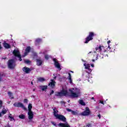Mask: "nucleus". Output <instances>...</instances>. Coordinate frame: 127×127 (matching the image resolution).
Masks as SVG:
<instances>
[{
    "label": "nucleus",
    "instance_id": "nucleus-56",
    "mask_svg": "<svg viewBox=\"0 0 127 127\" xmlns=\"http://www.w3.org/2000/svg\"><path fill=\"white\" fill-rule=\"evenodd\" d=\"M71 72H73V71H71Z\"/></svg>",
    "mask_w": 127,
    "mask_h": 127
},
{
    "label": "nucleus",
    "instance_id": "nucleus-32",
    "mask_svg": "<svg viewBox=\"0 0 127 127\" xmlns=\"http://www.w3.org/2000/svg\"><path fill=\"white\" fill-rule=\"evenodd\" d=\"M87 69L88 70L86 71L87 73H88V74H90V73H91V72H92V69L91 68H87Z\"/></svg>",
    "mask_w": 127,
    "mask_h": 127
},
{
    "label": "nucleus",
    "instance_id": "nucleus-34",
    "mask_svg": "<svg viewBox=\"0 0 127 127\" xmlns=\"http://www.w3.org/2000/svg\"><path fill=\"white\" fill-rule=\"evenodd\" d=\"M2 107V101L1 100H0V109H1Z\"/></svg>",
    "mask_w": 127,
    "mask_h": 127
},
{
    "label": "nucleus",
    "instance_id": "nucleus-22",
    "mask_svg": "<svg viewBox=\"0 0 127 127\" xmlns=\"http://www.w3.org/2000/svg\"><path fill=\"white\" fill-rule=\"evenodd\" d=\"M78 103L80 105H81V106H86V103H85L84 100L82 99H79L78 101Z\"/></svg>",
    "mask_w": 127,
    "mask_h": 127
},
{
    "label": "nucleus",
    "instance_id": "nucleus-20",
    "mask_svg": "<svg viewBox=\"0 0 127 127\" xmlns=\"http://www.w3.org/2000/svg\"><path fill=\"white\" fill-rule=\"evenodd\" d=\"M68 79L69 81L70 84H72L73 83L72 80V76H71V73L70 72H68Z\"/></svg>",
    "mask_w": 127,
    "mask_h": 127
},
{
    "label": "nucleus",
    "instance_id": "nucleus-1",
    "mask_svg": "<svg viewBox=\"0 0 127 127\" xmlns=\"http://www.w3.org/2000/svg\"><path fill=\"white\" fill-rule=\"evenodd\" d=\"M55 96L58 97H69L70 94L67 90L63 89L61 92H56Z\"/></svg>",
    "mask_w": 127,
    "mask_h": 127
},
{
    "label": "nucleus",
    "instance_id": "nucleus-23",
    "mask_svg": "<svg viewBox=\"0 0 127 127\" xmlns=\"http://www.w3.org/2000/svg\"><path fill=\"white\" fill-rule=\"evenodd\" d=\"M41 42V39H37L35 40V44L36 45H38V44H39Z\"/></svg>",
    "mask_w": 127,
    "mask_h": 127
},
{
    "label": "nucleus",
    "instance_id": "nucleus-11",
    "mask_svg": "<svg viewBox=\"0 0 127 127\" xmlns=\"http://www.w3.org/2000/svg\"><path fill=\"white\" fill-rule=\"evenodd\" d=\"M22 70L23 72L26 73V74H29V73L31 72V69L26 66H24V67H23Z\"/></svg>",
    "mask_w": 127,
    "mask_h": 127
},
{
    "label": "nucleus",
    "instance_id": "nucleus-48",
    "mask_svg": "<svg viewBox=\"0 0 127 127\" xmlns=\"http://www.w3.org/2000/svg\"><path fill=\"white\" fill-rule=\"evenodd\" d=\"M91 100H95V98L92 97V98H91Z\"/></svg>",
    "mask_w": 127,
    "mask_h": 127
},
{
    "label": "nucleus",
    "instance_id": "nucleus-47",
    "mask_svg": "<svg viewBox=\"0 0 127 127\" xmlns=\"http://www.w3.org/2000/svg\"><path fill=\"white\" fill-rule=\"evenodd\" d=\"M91 67H94V64H91Z\"/></svg>",
    "mask_w": 127,
    "mask_h": 127
},
{
    "label": "nucleus",
    "instance_id": "nucleus-21",
    "mask_svg": "<svg viewBox=\"0 0 127 127\" xmlns=\"http://www.w3.org/2000/svg\"><path fill=\"white\" fill-rule=\"evenodd\" d=\"M37 65L38 66H40V65H42V61L40 59L36 60Z\"/></svg>",
    "mask_w": 127,
    "mask_h": 127
},
{
    "label": "nucleus",
    "instance_id": "nucleus-15",
    "mask_svg": "<svg viewBox=\"0 0 127 127\" xmlns=\"http://www.w3.org/2000/svg\"><path fill=\"white\" fill-rule=\"evenodd\" d=\"M51 81H52L51 82L49 83V86L51 85V88L53 89V88L55 87V84L56 82L54 81V79H52Z\"/></svg>",
    "mask_w": 127,
    "mask_h": 127
},
{
    "label": "nucleus",
    "instance_id": "nucleus-25",
    "mask_svg": "<svg viewBox=\"0 0 127 127\" xmlns=\"http://www.w3.org/2000/svg\"><path fill=\"white\" fill-rule=\"evenodd\" d=\"M38 81L39 82H44V81H45V78L43 77H39L38 78Z\"/></svg>",
    "mask_w": 127,
    "mask_h": 127
},
{
    "label": "nucleus",
    "instance_id": "nucleus-6",
    "mask_svg": "<svg viewBox=\"0 0 127 127\" xmlns=\"http://www.w3.org/2000/svg\"><path fill=\"white\" fill-rule=\"evenodd\" d=\"M90 115H91V111H90L89 107H86L85 110L81 113V115L83 116V117L90 116Z\"/></svg>",
    "mask_w": 127,
    "mask_h": 127
},
{
    "label": "nucleus",
    "instance_id": "nucleus-42",
    "mask_svg": "<svg viewBox=\"0 0 127 127\" xmlns=\"http://www.w3.org/2000/svg\"><path fill=\"white\" fill-rule=\"evenodd\" d=\"M111 42V41L110 40H109V41H108V42H107V44H108V46H109V45H110V43Z\"/></svg>",
    "mask_w": 127,
    "mask_h": 127
},
{
    "label": "nucleus",
    "instance_id": "nucleus-2",
    "mask_svg": "<svg viewBox=\"0 0 127 127\" xmlns=\"http://www.w3.org/2000/svg\"><path fill=\"white\" fill-rule=\"evenodd\" d=\"M95 36H96V34L94 32H89L88 36L84 39V43L87 44L90 41L94 39Z\"/></svg>",
    "mask_w": 127,
    "mask_h": 127
},
{
    "label": "nucleus",
    "instance_id": "nucleus-40",
    "mask_svg": "<svg viewBox=\"0 0 127 127\" xmlns=\"http://www.w3.org/2000/svg\"><path fill=\"white\" fill-rule=\"evenodd\" d=\"M86 127H91V124H88L86 125Z\"/></svg>",
    "mask_w": 127,
    "mask_h": 127
},
{
    "label": "nucleus",
    "instance_id": "nucleus-17",
    "mask_svg": "<svg viewBox=\"0 0 127 127\" xmlns=\"http://www.w3.org/2000/svg\"><path fill=\"white\" fill-rule=\"evenodd\" d=\"M30 50H31V47L30 46L27 47L25 50V55H27L30 52Z\"/></svg>",
    "mask_w": 127,
    "mask_h": 127
},
{
    "label": "nucleus",
    "instance_id": "nucleus-13",
    "mask_svg": "<svg viewBox=\"0 0 127 127\" xmlns=\"http://www.w3.org/2000/svg\"><path fill=\"white\" fill-rule=\"evenodd\" d=\"M104 57H106V56H107L108 57V54H103V55L100 56L99 54L97 55V57H96V60H98V59H103Z\"/></svg>",
    "mask_w": 127,
    "mask_h": 127
},
{
    "label": "nucleus",
    "instance_id": "nucleus-39",
    "mask_svg": "<svg viewBox=\"0 0 127 127\" xmlns=\"http://www.w3.org/2000/svg\"><path fill=\"white\" fill-rule=\"evenodd\" d=\"M28 101V100H27V99H25L24 100V103H27Z\"/></svg>",
    "mask_w": 127,
    "mask_h": 127
},
{
    "label": "nucleus",
    "instance_id": "nucleus-14",
    "mask_svg": "<svg viewBox=\"0 0 127 127\" xmlns=\"http://www.w3.org/2000/svg\"><path fill=\"white\" fill-rule=\"evenodd\" d=\"M3 47H4V48H5V49H9L11 48V46H10V45L5 42V41H4L3 43Z\"/></svg>",
    "mask_w": 127,
    "mask_h": 127
},
{
    "label": "nucleus",
    "instance_id": "nucleus-46",
    "mask_svg": "<svg viewBox=\"0 0 127 127\" xmlns=\"http://www.w3.org/2000/svg\"><path fill=\"white\" fill-rule=\"evenodd\" d=\"M56 78H57V76H55V77H54V79H55V80H56Z\"/></svg>",
    "mask_w": 127,
    "mask_h": 127
},
{
    "label": "nucleus",
    "instance_id": "nucleus-38",
    "mask_svg": "<svg viewBox=\"0 0 127 127\" xmlns=\"http://www.w3.org/2000/svg\"><path fill=\"white\" fill-rule=\"evenodd\" d=\"M52 94H54V91L52 90V91L50 93V96H52Z\"/></svg>",
    "mask_w": 127,
    "mask_h": 127
},
{
    "label": "nucleus",
    "instance_id": "nucleus-54",
    "mask_svg": "<svg viewBox=\"0 0 127 127\" xmlns=\"http://www.w3.org/2000/svg\"><path fill=\"white\" fill-rule=\"evenodd\" d=\"M31 84H32V85L33 84V82L32 81L31 82Z\"/></svg>",
    "mask_w": 127,
    "mask_h": 127
},
{
    "label": "nucleus",
    "instance_id": "nucleus-55",
    "mask_svg": "<svg viewBox=\"0 0 127 127\" xmlns=\"http://www.w3.org/2000/svg\"><path fill=\"white\" fill-rule=\"evenodd\" d=\"M72 90H75V88H72Z\"/></svg>",
    "mask_w": 127,
    "mask_h": 127
},
{
    "label": "nucleus",
    "instance_id": "nucleus-27",
    "mask_svg": "<svg viewBox=\"0 0 127 127\" xmlns=\"http://www.w3.org/2000/svg\"><path fill=\"white\" fill-rule=\"evenodd\" d=\"M84 65L85 66V69H89L91 67L90 66V64H84Z\"/></svg>",
    "mask_w": 127,
    "mask_h": 127
},
{
    "label": "nucleus",
    "instance_id": "nucleus-50",
    "mask_svg": "<svg viewBox=\"0 0 127 127\" xmlns=\"http://www.w3.org/2000/svg\"><path fill=\"white\" fill-rule=\"evenodd\" d=\"M92 62H95V60H92Z\"/></svg>",
    "mask_w": 127,
    "mask_h": 127
},
{
    "label": "nucleus",
    "instance_id": "nucleus-19",
    "mask_svg": "<svg viewBox=\"0 0 127 127\" xmlns=\"http://www.w3.org/2000/svg\"><path fill=\"white\" fill-rule=\"evenodd\" d=\"M40 88H41L42 91H45V92H46L48 86H47V85H42L40 86Z\"/></svg>",
    "mask_w": 127,
    "mask_h": 127
},
{
    "label": "nucleus",
    "instance_id": "nucleus-43",
    "mask_svg": "<svg viewBox=\"0 0 127 127\" xmlns=\"http://www.w3.org/2000/svg\"><path fill=\"white\" fill-rule=\"evenodd\" d=\"M27 55H25V53H24V55H22V56H21V57H25Z\"/></svg>",
    "mask_w": 127,
    "mask_h": 127
},
{
    "label": "nucleus",
    "instance_id": "nucleus-36",
    "mask_svg": "<svg viewBox=\"0 0 127 127\" xmlns=\"http://www.w3.org/2000/svg\"><path fill=\"white\" fill-rule=\"evenodd\" d=\"M66 111H67V112H71V113L72 110L71 109H69V108H67Z\"/></svg>",
    "mask_w": 127,
    "mask_h": 127
},
{
    "label": "nucleus",
    "instance_id": "nucleus-51",
    "mask_svg": "<svg viewBox=\"0 0 127 127\" xmlns=\"http://www.w3.org/2000/svg\"><path fill=\"white\" fill-rule=\"evenodd\" d=\"M1 117V113L0 112V117Z\"/></svg>",
    "mask_w": 127,
    "mask_h": 127
},
{
    "label": "nucleus",
    "instance_id": "nucleus-53",
    "mask_svg": "<svg viewBox=\"0 0 127 127\" xmlns=\"http://www.w3.org/2000/svg\"><path fill=\"white\" fill-rule=\"evenodd\" d=\"M91 53H92V52H89V53H88V54H91Z\"/></svg>",
    "mask_w": 127,
    "mask_h": 127
},
{
    "label": "nucleus",
    "instance_id": "nucleus-52",
    "mask_svg": "<svg viewBox=\"0 0 127 127\" xmlns=\"http://www.w3.org/2000/svg\"><path fill=\"white\" fill-rule=\"evenodd\" d=\"M2 59H4V60H5V59H6V58H2Z\"/></svg>",
    "mask_w": 127,
    "mask_h": 127
},
{
    "label": "nucleus",
    "instance_id": "nucleus-31",
    "mask_svg": "<svg viewBox=\"0 0 127 127\" xmlns=\"http://www.w3.org/2000/svg\"><path fill=\"white\" fill-rule=\"evenodd\" d=\"M45 59H46V60H48L49 59V55H45Z\"/></svg>",
    "mask_w": 127,
    "mask_h": 127
},
{
    "label": "nucleus",
    "instance_id": "nucleus-41",
    "mask_svg": "<svg viewBox=\"0 0 127 127\" xmlns=\"http://www.w3.org/2000/svg\"><path fill=\"white\" fill-rule=\"evenodd\" d=\"M1 42H0V50H1L2 49V47H1V45L0 44Z\"/></svg>",
    "mask_w": 127,
    "mask_h": 127
},
{
    "label": "nucleus",
    "instance_id": "nucleus-9",
    "mask_svg": "<svg viewBox=\"0 0 127 127\" xmlns=\"http://www.w3.org/2000/svg\"><path fill=\"white\" fill-rule=\"evenodd\" d=\"M104 49L105 47L100 45L99 47L95 48L96 51L94 52H102Z\"/></svg>",
    "mask_w": 127,
    "mask_h": 127
},
{
    "label": "nucleus",
    "instance_id": "nucleus-3",
    "mask_svg": "<svg viewBox=\"0 0 127 127\" xmlns=\"http://www.w3.org/2000/svg\"><path fill=\"white\" fill-rule=\"evenodd\" d=\"M16 66V63L14 59H10L7 62V67L11 70H13Z\"/></svg>",
    "mask_w": 127,
    "mask_h": 127
},
{
    "label": "nucleus",
    "instance_id": "nucleus-24",
    "mask_svg": "<svg viewBox=\"0 0 127 127\" xmlns=\"http://www.w3.org/2000/svg\"><path fill=\"white\" fill-rule=\"evenodd\" d=\"M28 109L29 112L31 111V109H32V104H31V103L29 104L28 106Z\"/></svg>",
    "mask_w": 127,
    "mask_h": 127
},
{
    "label": "nucleus",
    "instance_id": "nucleus-10",
    "mask_svg": "<svg viewBox=\"0 0 127 127\" xmlns=\"http://www.w3.org/2000/svg\"><path fill=\"white\" fill-rule=\"evenodd\" d=\"M114 50H115V49H113L110 46V45H109L106 50H104V53H105V54L106 53H111V52H113Z\"/></svg>",
    "mask_w": 127,
    "mask_h": 127
},
{
    "label": "nucleus",
    "instance_id": "nucleus-30",
    "mask_svg": "<svg viewBox=\"0 0 127 127\" xmlns=\"http://www.w3.org/2000/svg\"><path fill=\"white\" fill-rule=\"evenodd\" d=\"M6 110H2L1 114H2L3 115H5V114H6Z\"/></svg>",
    "mask_w": 127,
    "mask_h": 127
},
{
    "label": "nucleus",
    "instance_id": "nucleus-28",
    "mask_svg": "<svg viewBox=\"0 0 127 127\" xmlns=\"http://www.w3.org/2000/svg\"><path fill=\"white\" fill-rule=\"evenodd\" d=\"M19 119H21V120H24V119H25V115L22 114V115H20L19 116Z\"/></svg>",
    "mask_w": 127,
    "mask_h": 127
},
{
    "label": "nucleus",
    "instance_id": "nucleus-4",
    "mask_svg": "<svg viewBox=\"0 0 127 127\" xmlns=\"http://www.w3.org/2000/svg\"><path fill=\"white\" fill-rule=\"evenodd\" d=\"M13 55L15 56V57H17L19 58V61H22V59H21V55H20V52L18 51V50H14L12 52Z\"/></svg>",
    "mask_w": 127,
    "mask_h": 127
},
{
    "label": "nucleus",
    "instance_id": "nucleus-45",
    "mask_svg": "<svg viewBox=\"0 0 127 127\" xmlns=\"http://www.w3.org/2000/svg\"><path fill=\"white\" fill-rule=\"evenodd\" d=\"M98 118H99V119H101V115L100 114L98 115Z\"/></svg>",
    "mask_w": 127,
    "mask_h": 127
},
{
    "label": "nucleus",
    "instance_id": "nucleus-12",
    "mask_svg": "<svg viewBox=\"0 0 127 127\" xmlns=\"http://www.w3.org/2000/svg\"><path fill=\"white\" fill-rule=\"evenodd\" d=\"M69 91L70 92L71 96L72 97V98H78V97H79V95L75 92H74V91L72 90V89H69Z\"/></svg>",
    "mask_w": 127,
    "mask_h": 127
},
{
    "label": "nucleus",
    "instance_id": "nucleus-5",
    "mask_svg": "<svg viewBox=\"0 0 127 127\" xmlns=\"http://www.w3.org/2000/svg\"><path fill=\"white\" fill-rule=\"evenodd\" d=\"M14 107H17L18 108H21L25 111L26 110V108L25 106L21 102H15L13 104Z\"/></svg>",
    "mask_w": 127,
    "mask_h": 127
},
{
    "label": "nucleus",
    "instance_id": "nucleus-7",
    "mask_svg": "<svg viewBox=\"0 0 127 127\" xmlns=\"http://www.w3.org/2000/svg\"><path fill=\"white\" fill-rule=\"evenodd\" d=\"M56 119H58L62 122H64V123H65L66 122V118L65 117V116L62 115L57 114V115L56 116Z\"/></svg>",
    "mask_w": 127,
    "mask_h": 127
},
{
    "label": "nucleus",
    "instance_id": "nucleus-18",
    "mask_svg": "<svg viewBox=\"0 0 127 127\" xmlns=\"http://www.w3.org/2000/svg\"><path fill=\"white\" fill-rule=\"evenodd\" d=\"M59 127H70V125H68V124H65L64 123H61L58 125Z\"/></svg>",
    "mask_w": 127,
    "mask_h": 127
},
{
    "label": "nucleus",
    "instance_id": "nucleus-35",
    "mask_svg": "<svg viewBox=\"0 0 127 127\" xmlns=\"http://www.w3.org/2000/svg\"><path fill=\"white\" fill-rule=\"evenodd\" d=\"M25 63H26V64H29V63H30V61L27 60L25 61Z\"/></svg>",
    "mask_w": 127,
    "mask_h": 127
},
{
    "label": "nucleus",
    "instance_id": "nucleus-49",
    "mask_svg": "<svg viewBox=\"0 0 127 127\" xmlns=\"http://www.w3.org/2000/svg\"><path fill=\"white\" fill-rule=\"evenodd\" d=\"M5 127H10V126H9V125H7V126H5Z\"/></svg>",
    "mask_w": 127,
    "mask_h": 127
},
{
    "label": "nucleus",
    "instance_id": "nucleus-26",
    "mask_svg": "<svg viewBox=\"0 0 127 127\" xmlns=\"http://www.w3.org/2000/svg\"><path fill=\"white\" fill-rule=\"evenodd\" d=\"M8 95L9 96V97L11 98L10 99H14V97H12L13 95H12V93L11 92H8Z\"/></svg>",
    "mask_w": 127,
    "mask_h": 127
},
{
    "label": "nucleus",
    "instance_id": "nucleus-16",
    "mask_svg": "<svg viewBox=\"0 0 127 127\" xmlns=\"http://www.w3.org/2000/svg\"><path fill=\"white\" fill-rule=\"evenodd\" d=\"M28 115L29 120H32L33 119V112L32 111H28Z\"/></svg>",
    "mask_w": 127,
    "mask_h": 127
},
{
    "label": "nucleus",
    "instance_id": "nucleus-8",
    "mask_svg": "<svg viewBox=\"0 0 127 127\" xmlns=\"http://www.w3.org/2000/svg\"><path fill=\"white\" fill-rule=\"evenodd\" d=\"M53 61L55 62V66L56 68H58L59 69V71H61V65H60V64L58 62H57V59H53Z\"/></svg>",
    "mask_w": 127,
    "mask_h": 127
},
{
    "label": "nucleus",
    "instance_id": "nucleus-37",
    "mask_svg": "<svg viewBox=\"0 0 127 127\" xmlns=\"http://www.w3.org/2000/svg\"><path fill=\"white\" fill-rule=\"evenodd\" d=\"M100 104H102V105H105V103H104V101L100 100Z\"/></svg>",
    "mask_w": 127,
    "mask_h": 127
},
{
    "label": "nucleus",
    "instance_id": "nucleus-44",
    "mask_svg": "<svg viewBox=\"0 0 127 127\" xmlns=\"http://www.w3.org/2000/svg\"><path fill=\"white\" fill-rule=\"evenodd\" d=\"M9 118H10V119H11V120H13V117H12L10 116H9Z\"/></svg>",
    "mask_w": 127,
    "mask_h": 127
},
{
    "label": "nucleus",
    "instance_id": "nucleus-29",
    "mask_svg": "<svg viewBox=\"0 0 127 127\" xmlns=\"http://www.w3.org/2000/svg\"><path fill=\"white\" fill-rule=\"evenodd\" d=\"M56 109V108L55 107L54 109H53L54 111V116H55V117H56V116H57V112L55 110Z\"/></svg>",
    "mask_w": 127,
    "mask_h": 127
},
{
    "label": "nucleus",
    "instance_id": "nucleus-33",
    "mask_svg": "<svg viewBox=\"0 0 127 127\" xmlns=\"http://www.w3.org/2000/svg\"><path fill=\"white\" fill-rule=\"evenodd\" d=\"M71 114H72V115H73L74 116H76V115H77V112L72 110Z\"/></svg>",
    "mask_w": 127,
    "mask_h": 127
}]
</instances>
